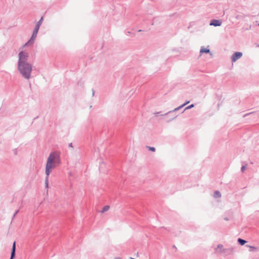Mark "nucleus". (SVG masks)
Returning a JSON list of instances; mask_svg holds the SVG:
<instances>
[{"label":"nucleus","instance_id":"obj_1","mask_svg":"<svg viewBox=\"0 0 259 259\" xmlns=\"http://www.w3.org/2000/svg\"><path fill=\"white\" fill-rule=\"evenodd\" d=\"M28 53L23 51L18 54L17 69L22 76L27 80L31 78L33 69L32 64L28 62Z\"/></svg>","mask_w":259,"mask_h":259},{"label":"nucleus","instance_id":"obj_2","mask_svg":"<svg viewBox=\"0 0 259 259\" xmlns=\"http://www.w3.org/2000/svg\"><path fill=\"white\" fill-rule=\"evenodd\" d=\"M47 162L49 163V164L52 163L57 165H60L61 160L59 153L57 151L51 152L47 158Z\"/></svg>","mask_w":259,"mask_h":259},{"label":"nucleus","instance_id":"obj_3","mask_svg":"<svg viewBox=\"0 0 259 259\" xmlns=\"http://www.w3.org/2000/svg\"><path fill=\"white\" fill-rule=\"evenodd\" d=\"M233 251V248H224L222 244H218L217 248H215V253H222L225 255L231 254Z\"/></svg>","mask_w":259,"mask_h":259},{"label":"nucleus","instance_id":"obj_4","mask_svg":"<svg viewBox=\"0 0 259 259\" xmlns=\"http://www.w3.org/2000/svg\"><path fill=\"white\" fill-rule=\"evenodd\" d=\"M59 165H57L54 163H48L47 162L46 165V170H45V174L46 176H49L50 173L52 172V169L56 167L57 166H59Z\"/></svg>","mask_w":259,"mask_h":259},{"label":"nucleus","instance_id":"obj_5","mask_svg":"<svg viewBox=\"0 0 259 259\" xmlns=\"http://www.w3.org/2000/svg\"><path fill=\"white\" fill-rule=\"evenodd\" d=\"M37 33H38L37 31L33 30V33H32V34L31 35V36L30 38L24 45V46H29V45H32L34 42V41H35V39L36 38V36H37Z\"/></svg>","mask_w":259,"mask_h":259},{"label":"nucleus","instance_id":"obj_6","mask_svg":"<svg viewBox=\"0 0 259 259\" xmlns=\"http://www.w3.org/2000/svg\"><path fill=\"white\" fill-rule=\"evenodd\" d=\"M242 56V53L240 52L234 53L231 56V60L233 62H236L238 59Z\"/></svg>","mask_w":259,"mask_h":259},{"label":"nucleus","instance_id":"obj_7","mask_svg":"<svg viewBox=\"0 0 259 259\" xmlns=\"http://www.w3.org/2000/svg\"><path fill=\"white\" fill-rule=\"evenodd\" d=\"M189 103V101H187L186 102H185V103H184L182 105H181V106L176 108L175 109H174V110H172L171 111H168L167 113H165L164 114H161V116H164V115H167L168 114L172 113H173V112H175L176 111H178V110H180V109L183 108L184 106H185L186 105H187Z\"/></svg>","mask_w":259,"mask_h":259},{"label":"nucleus","instance_id":"obj_8","mask_svg":"<svg viewBox=\"0 0 259 259\" xmlns=\"http://www.w3.org/2000/svg\"><path fill=\"white\" fill-rule=\"evenodd\" d=\"M189 103V101H187L186 102H185V103H184L182 105H181V106L176 108L175 109H174V110H172L171 111H168L167 113H165L164 114H161V116H164V115H167L168 114L172 113H173V112H175L176 111H178V110H180V109L183 108L184 106H185L186 105H187Z\"/></svg>","mask_w":259,"mask_h":259},{"label":"nucleus","instance_id":"obj_9","mask_svg":"<svg viewBox=\"0 0 259 259\" xmlns=\"http://www.w3.org/2000/svg\"><path fill=\"white\" fill-rule=\"evenodd\" d=\"M189 103V101H187L186 102H185V103H184L182 105H181V106L176 108L175 109H174V110H172L171 111H168L167 113H165L164 114H161V116H164V115H167L168 114L172 113H173V112H175L176 111H178V110H180V109L183 108L184 106H185L186 105H187Z\"/></svg>","mask_w":259,"mask_h":259},{"label":"nucleus","instance_id":"obj_10","mask_svg":"<svg viewBox=\"0 0 259 259\" xmlns=\"http://www.w3.org/2000/svg\"><path fill=\"white\" fill-rule=\"evenodd\" d=\"M222 21L220 20H217V19H212L209 25L210 26H220L222 25Z\"/></svg>","mask_w":259,"mask_h":259},{"label":"nucleus","instance_id":"obj_11","mask_svg":"<svg viewBox=\"0 0 259 259\" xmlns=\"http://www.w3.org/2000/svg\"><path fill=\"white\" fill-rule=\"evenodd\" d=\"M43 21V17H41L40 20L37 22L35 28L33 30L38 32L40 26L41 25Z\"/></svg>","mask_w":259,"mask_h":259},{"label":"nucleus","instance_id":"obj_12","mask_svg":"<svg viewBox=\"0 0 259 259\" xmlns=\"http://www.w3.org/2000/svg\"><path fill=\"white\" fill-rule=\"evenodd\" d=\"M15 251H16V242L14 241L13 244L11 254V259H13L15 256Z\"/></svg>","mask_w":259,"mask_h":259},{"label":"nucleus","instance_id":"obj_13","mask_svg":"<svg viewBox=\"0 0 259 259\" xmlns=\"http://www.w3.org/2000/svg\"><path fill=\"white\" fill-rule=\"evenodd\" d=\"M245 18V15L241 14H237L235 16V18L237 20H242L243 19Z\"/></svg>","mask_w":259,"mask_h":259},{"label":"nucleus","instance_id":"obj_14","mask_svg":"<svg viewBox=\"0 0 259 259\" xmlns=\"http://www.w3.org/2000/svg\"><path fill=\"white\" fill-rule=\"evenodd\" d=\"M209 52H210L209 49H205L203 47H201L200 51V53L201 54L203 53H209Z\"/></svg>","mask_w":259,"mask_h":259},{"label":"nucleus","instance_id":"obj_15","mask_svg":"<svg viewBox=\"0 0 259 259\" xmlns=\"http://www.w3.org/2000/svg\"><path fill=\"white\" fill-rule=\"evenodd\" d=\"M213 197L215 198H220L221 197V194L219 191H215L213 194Z\"/></svg>","mask_w":259,"mask_h":259},{"label":"nucleus","instance_id":"obj_16","mask_svg":"<svg viewBox=\"0 0 259 259\" xmlns=\"http://www.w3.org/2000/svg\"><path fill=\"white\" fill-rule=\"evenodd\" d=\"M238 242L241 245H243L245 244V243L246 242V241L244 240V239H242L241 238H238Z\"/></svg>","mask_w":259,"mask_h":259},{"label":"nucleus","instance_id":"obj_17","mask_svg":"<svg viewBox=\"0 0 259 259\" xmlns=\"http://www.w3.org/2000/svg\"><path fill=\"white\" fill-rule=\"evenodd\" d=\"M109 208H110V206H109V205H106V206H105L103 208V209H102V210H101V213H104V212H106V211H108V210L109 209Z\"/></svg>","mask_w":259,"mask_h":259},{"label":"nucleus","instance_id":"obj_18","mask_svg":"<svg viewBox=\"0 0 259 259\" xmlns=\"http://www.w3.org/2000/svg\"><path fill=\"white\" fill-rule=\"evenodd\" d=\"M247 246L250 248V249H249L250 251H253L258 250L257 247H254V246H250V245H247Z\"/></svg>","mask_w":259,"mask_h":259},{"label":"nucleus","instance_id":"obj_19","mask_svg":"<svg viewBox=\"0 0 259 259\" xmlns=\"http://www.w3.org/2000/svg\"><path fill=\"white\" fill-rule=\"evenodd\" d=\"M45 185L46 187L48 188L49 186V176H46V177L45 178Z\"/></svg>","mask_w":259,"mask_h":259},{"label":"nucleus","instance_id":"obj_20","mask_svg":"<svg viewBox=\"0 0 259 259\" xmlns=\"http://www.w3.org/2000/svg\"><path fill=\"white\" fill-rule=\"evenodd\" d=\"M194 106V104H191L190 105L186 107L182 112L183 113L185 110H186L187 109H191V108H193Z\"/></svg>","mask_w":259,"mask_h":259},{"label":"nucleus","instance_id":"obj_21","mask_svg":"<svg viewBox=\"0 0 259 259\" xmlns=\"http://www.w3.org/2000/svg\"><path fill=\"white\" fill-rule=\"evenodd\" d=\"M149 150L152 152H154L155 151V148L153 147H148Z\"/></svg>","mask_w":259,"mask_h":259},{"label":"nucleus","instance_id":"obj_22","mask_svg":"<svg viewBox=\"0 0 259 259\" xmlns=\"http://www.w3.org/2000/svg\"><path fill=\"white\" fill-rule=\"evenodd\" d=\"M246 168V165H243L242 167H241V170L242 172H243L244 171V170H245Z\"/></svg>","mask_w":259,"mask_h":259},{"label":"nucleus","instance_id":"obj_23","mask_svg":"<svg viewBox=\"0 0 259 259\" xmlns=\"http://www.w3.org/2000/svg\"><path fill=\"white\" fill-rule=\"evenodd\" d=\"M13 151L15 155L17 154V152H18L17 149H14Z\"/></svg>","mask_w":259,"mask_h":259},{"label":"nucleus","instance_id":"obj_24","mask_svg":"<svg viewBox=\"0 0 259 259\" xmlns=\"http://www.w3.org/2000/svg\"><path fill=\"white\" fill-rule=\"evenodd\" d=\"M18 210H17L15 213L14 214H13V218H14L15 217V215L17 214V213L18 212Z\"/></svg>","mask_w":259,"mask_h":259},{"label":"nucleus","instance_id":"obj_25","mask_svg":"<svg viewBox=\"0 0 259 259\" xmlns=\"http://www.w3.org/2000/svg\"><path fill=\"white\" fill-rule=\"evenodd\" d=\"M177 115H174L171 119L170 120H172L177 117Z\"/></svg>","mask_w":259,"mask_h":259},{"label":"nucleus","instance_id":"obj_26","mask_svg":"<svg viewBox=\"0 0 259 259\" xmlns=\"http://www.w3.org/2000/svg\"><path fill=\"white\" fill-rule=\"evenodd\" d=\"M161 113V112H155L154 113V114L156 116L157 115L160 114Z\"/></svg>","mask_w":259,"mask_h":259},{"label":"nucleus","instance_id":"obj_27","mask_svg":"<svg viewBox=\"0 0 259 259\" xmlns=\"http://www.w3.org/2000/svg\"><path fill=\"white\" fill-rule=\"evenodd\" d=\"M69 147H72V143H70L69 144Z\"/></svg>","mask_w":259,"mask_h":259},{"label":"nucleus","instance_id":"obj_28","mask_svg":"<svg viewBox=\"0 0 259 259\" xmlns=\"http://www.w3.org/2000/svg\"><path fill=\"white\" fill-rule=\"evenodd\" d=\"M94 94H95V92H94V90H93V96H94Z\"/></svg>","mask_w":259,"mask_h":259},{"label":"nucleus","instance_id":"obj_29","mask_svg":"<svg viewBox=\"0 0 259 259\" xmlns=\"http://www.w3.org/2000/svg\"><path fill=\"white\" fill-rule=\"evenodd\" d=\"M115 259H121L120 257H116Z\"/></svg>","mask_w":259,"mask_h":259},{"label":"nucleus","instance_id":"obj_30","mask_svg":"<svg viewBox=\"0 0 259 259\" xmlns=\"http://www.w3.org/2000/svg\"><path fill=\"white\" fill-rule=\"evenodd\" d=\"M225 220H226V221L228 220V218H225Z\"/></svg>","mask_w":259,"mask_h":259},{"label":"nucleus","instance_id":"obj_31","mask_svg":"<svg viewBox=\"0 0 259 259\" xmlns=\"http://www.w3.org/2000/svg\"><path fill=\"white\" fill-rule=\"evenodd\" d=\"M131 259H135V258H131Z\"/></svg>","mask_w":259,"mask_h":259},{"label":"nucleus","instance_id":"obj_32","mask_svg":"<svg viewBox=\"0 0 259 259\" xmlns=\"http://www.w3.org/2000/svg\"><path fill=\"white\" fill-rule=\"evenodd\" d=\"M258 26H259V24H258Z\"/></svg>","mask_w":259,"mask_h":259},{"label":"nucleus","instance_id":"obj_33","mask_svg":"<svg viewBox=\"0 0 259 259\" xmlns=\"http://www.w3.org/2000/svg\"><path fill=\"white\" fill-rule=\"evenodd\" d=\"M11 259V258H10Z\"/></svg>","mask_w":259,"mask_h":259}]
</instances>
